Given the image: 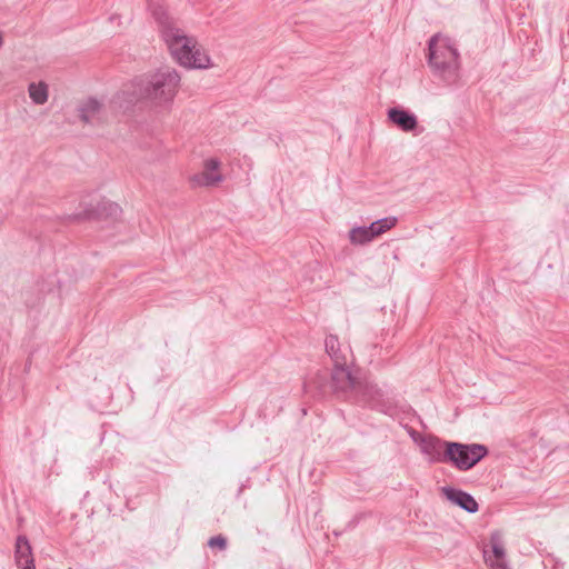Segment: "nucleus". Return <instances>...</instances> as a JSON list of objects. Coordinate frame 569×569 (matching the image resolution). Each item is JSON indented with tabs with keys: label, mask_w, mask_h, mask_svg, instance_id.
<instances>
[{
	"label": "nucleus",
	"mask_w": 569,
	"mask_h": 569,
	"mask_svg": "<svg viewBox=\"0 0 569 569\" xmlns=\"http://www.w3.org/2000/svg\"><path fill=\"white\" fill-rule=\"evenodd\" d=\"M148 9L157 23L161 39L180 66L192 69L208 68L210 58L201 51L197 40L187 36L179 27L178 20L168 12L162 0H148Z\"/></svg>",
	"instance_id": "f257e3e1"
},
{
	"label": "nucleus",
	"mask_w": 569,
	"mask_h": 569,
	"mask_svg": "<svg viewBox=\"0 0 569 569\" xmlns=\"http://www.w3.org/2000/svg\"><path fill=\"white\" fill-rule=\"evenodd\" d=\"M180 74L170 67L158 69L154 73L137 78L129 89L122 90L116 99L132 106L143 102L151 107H169L180 86Z\"/></svg>",
	"instance_id": "f03ea898"
},
{
	"label": "nucleus",
	"mask_w": 569,
	"mask_h": 569,
	"mask_svg": "<svg viewBox=\"0 0 569 569\" xmlns=\"http://www.w3.org/2000/svg\"><path fill=\"white\" fill-rule=\"evenodd\" d=\"M428 66L432 76L446 84L455 83L459 78V52L449 39L432 36L428 41Z\"/></svg>",
	"instance_id": "7ed1b4c3"
},
{
	"label": "nucleus",
	"mask_w": 569,
	"mask_h": 569,
	"mask_svg": "<svg viewBox=\"0 0 569 569\" xmlns=\"http://www.w3.org/2000/svg\"><path fill=\"white\" fill-rule=\"evenodd\" d=\"M352 402L390 417H395L402 409L401 401L392 390L382 389L373 383L358 386Z\"/></svg>",
	"instance_id": "20e7f679"
},
{
	"label": "nucleus",
	"mask_w": 569,
	"mask_h": 569,
	"mask_svg": "<svg viewBox=\"0 0 569 569\" xmlns=\"http://www.w3.org/2000/svg\"><path fill=\"white\" fill-rule=\"evenodd\" d=\"M352 402L390 417H395L402 409L401 401L392 390L382 389L373 383L358 386Z\"/></svg>",
	"instance_id": "39448f33"
},
{
	"label": "nucleus",
	"mask_w": 569,
	"mask_h": 569,
	"mask_svg": "<svg viewBox=\"0 0 569 569\" xmlns=\"http://www.w3.org/2000/svg\"><path fill=\"white\" fill-rule=\"evenodd\" d=\"M488 448L480 443H462L450 441L446 445V465H450L459 471H469L487 455Z\"/></svg>",
	"instance_id": "423d86ee"
},
{
	"label": "nucleus",
	"mask_w": 569,
	"mask_h": 569,
	"mask_svg": "<svg viewBox=\"0 0 569 569\" xmlns=\"http://www.w3.org/2000/svg\"><path fill=\"white\" fill-rule=\"evenodd\" d=\"M362 383L358 382L346 365H335L331 379L328 385L321 386V395L326 393V388H330L338 397L352 401L356 397V389Z\"/></svg>",
	"instance_id": "0eeeda50"
},
{
	"label": "nucleus",
	"mask_w": 569,
	"mask_h": 569,
	"mask_svg": "<svg viewBox=\"0 0 569 569\" xmlns=\"http://www.w3.org/2000/svg\"><path fill=\"white\" fill-rule=\"evenodd\" d=\"M450 441L441 440L436 436H421L419 446L421 452L428 457L431 463H445L446 445Z\"/></svg>",
	"instance_id": "6e6552de"
},
{
	"label": "nucleus",
	"mask_w": 569,
	"mask_h": 569,
	"mask_svg": "<svg viewBox=\"0 0 569 569\" xmlns=\"http://www.w3.org/2000/svg\"><path fill=\"white\" fill-rule=\"evenodd\" d=\"M121 213V208L118 203L102 199L96 204L90 203L78 217L87 219H109L117 218Z\"/></svg>",
	"instance_id": "1a4fd4ad"
},
{
	"label": "nucleus",
	"mask_w": 569,
	"mask_h": 569,
	"mask_svg": "<svg viewBox=\"0 0 569 569\" xmlns=\"http://www.w3.org/2000/svg\"><path fill=\"white\" fill-rule=\"evenodd\" d=\"M441 492L447 500H449L452 505L460 507L462 510L469 513H475L478 511V502L467 491L447 486L441 488Z\"/></svg>",
	"instance_id": "9d476101"
},
{
	"label": "nucleus",
	"mask_w": 569,
	"mask_h": 569,
	"mask_svg": "<svg viewBox=\"0 0 569 569\" xmlns=\"http://www.w3.org/2000/svg\"><path fill=\"white\" fill-rule=\"evenodd\" d=\"M220 161L216 158H210L204 161L203 171L192 177V182L198 186H214L223 180L222 174L218 172Z\"/></svg>",
	"instance_id": "9b49d317"
},
{
	"label": "nucleus",
	"mask_w": 569,
	"mask_h": 569,
	"mask_svg": "<svg viewBox=\"0 0 569 569\" xmlns=\"http://www.w3.org/2000/svg\"><path fill=\"white\" fill-rule=\"evenodd\" d=\"M388 119L405 132H411L418 127L416 114L401 107L390 108L388 110Z\"/></svg>",
	"instance_id": "f8f14e48"
},
{
	"label": "nucleus",
	"mask_w": 569,
	"mask_h": 569,
	"mask_svg": "<svg viewBox=\"0 0 569 569\" xmlns=\"http://www.w3.org/2000/svg\"><path fill=\"white\" fill-rule=\"evenodd\" d=\"M16 563L21 569H29L36 567L32 556V549L28 538L23 535L18 536L14 546Z\"/></svg>",
	"instance_id": "ddd939ff"
},
{
	"label": "nucleus",
	"mask_w": 569,
	"mask_h": 569,
	"mask_svg": "<svg viewBox=\"0 0 569 569\" xmlns=\"http://www.w3.org/2000/svg\"><path fill=\"white\" fill-rule=\"evenodd\" d=\"M326 352L331 358L335 365L348 363L347 349L342 350L339 339L336 335H329L325 341Z\"/></svg>",
	"instance_id": "4468645a"
},
{
	"label": "nucleus",
	"mask_w": 569,
	"mask_h": 569,
	"mask_svg": "<svg viewBox=\"0 0 569 569\" xmlns=\"http://www.w3.org/2000/svg\"><path fill=\"white\" fill-rule=\"evenodd\" d=\"M376 238L377 236L371 224L355 227L349 231V240L352 244L363 246Z\"/></svg>",
	"instance_id": "2eb2a0df"
},
{
	"label": "nucleus",
	"mask_w": 569,
	"mask_h": 569,
	"mask_svg": "<svg viewBox=\"0 0 569 569\" xmlns=\"http://www.w3.org/2000/svg\"><path fill=\"white\" fill-rule=\"evenodd\" d=\"M101 110V103L96 98H89L78 108L79 117L83 122H90Z\"/></svg>",
	"instance_id": "dca6fc26"
},
{
	"label": "nucleus",
	"mask_w": 569,
	"mask_h": 569,
	"mask_svg": "<svg viewBox=\"0 0 569 569\" xmlns=\"http://www.w3.org/2000/svg\"><path fill=\"white\" fill-rule=\"evenodd\" d=\"M483 560L490 569H498V532L493 531L490 537L489 549H483Z\"/></svg>",
	"instance_id": "f3484780"
},
{
	"label": "nucleus",
	"mask_w": 569,
	"mask_h": 569,
	"mask_svg": "<svg viewBox=\"0 0 569 569\" xmlns=\"http://www.w3.org/2000/svg\"><path fill=\"white\" fill-rule=\"evenodd\" d=\"M29 96L36 104H43L48 100V86L44 82L30 83Z\"/></svg>",
	"instance_id": "a211bd4d"
},
{
	"label": "nucleus",
	"mask_w": 569,
	"mask_h": 569,
	"mask_svg": "<svg viewBox=\"0 0 569 569\" xmlns=\"http://www.w3.org/2000/svg\"><path fill=\"white\" fill-rule=\"evenodd\" d=\"M397 222L398 219L396 217H385L371 222L370 224L373 228L376 236L379 237L388 230L392 229Z\"/></svg>",
	"instance_id": "6ab92c4d"
},
{
	"label": "nucleus",
	"mask_w": 569,
	"mask_h": 569,
	"mask_svg": "<svg viewBox=\"0 0 569 569\" xmlns=\"http://www.w3.org/2000/svg\"><path fill=\"white\" fill-rule=\"evenodd\" d=\"M208 546L210 548H218L219 550L222 551V550L227 549L228 540H227V538L224 536L217 535V536L211 537L208 540Z\"/></svg>",
	"instance_id": "aec40b11"
},
{
	"label": "nucleus",
	"mask_w": 569,
	"mask_h": 569,
	"mask_svg": "<svg viewBox=\"0 0 569 569\" xmlns=\"http://www.w3.org/2000/svg\"><path fill=\"white\" fill-rule=\"evenodd\" d=\"M365 518V513H358L356 515L346 526V530H352L355 529L359 522L361 521V519Z\"/></svg>",
	"instance_id": "412c9836"
},
{
	"label": "nucleus",
	"mask_w": 569,
	"mask_h": 569,
	"mask_svg": "<svg viewBox=\"0 0 569 569\" xmlns=\"http://www.w3.org/2000/svg\"><path fill=\"white\" fill-rule=\"evenodd\" d=\"M500 569H511L505 559V550L501 547H500Z\"/></svg>",
	"instance_id": "4be33fe9"
},
{
	"label": "nucleus",
	"mask_w": 569,
	"mask_h": 569,
	"mask_svg": "<svg viewBox=\"0 0 569 569\" xmlns=\"http://www.w3.org/2000/svg\"><path fill=\"white\" fill-rule=\"evenodd\" d=\"M341 533H342L341 531H337V530H335V531H333V535H335L336 537L341 536Z\"/></svg>",
	"instance_id": "5701e85b"
},
{
	"label": "nucleus",
	"mask_w": 569,
	"mask_h": 569,
	"mask_svg": "<svg viewBox=\"0 0 569 569\" xmlns=\"http://www.w3.org/2000/svg\"><path fill=\"white\" fill-rule=\"evenodd\" d=\"M309 388V383L305 382V389L307 390Z\"/></svg>",
	"instance_id": "b1692460"
},
{
	"label": "nucleus",
	"mask_w": 569,
	"mask_h": 569,
	"mask_svg": "<svg viewBox=\"0 0 569 569\" xmlns=\"http://www.w3.org/2000/svg\"><path fill=\"white\" fill-rule=\"evenodd\" d=\"M29 569H36V567H31V568L29 567Z\"/></svg>",
	"instance_id": "393cba45"
}]
</instances>
